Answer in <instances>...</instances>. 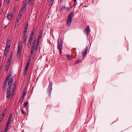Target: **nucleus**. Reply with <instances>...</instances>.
Masks as SVG:
<instances>
[{"label":"nucleus","mask_w":132,"mask_h":132,"mask_svg":"<svg viewBox=\"0 0 132 132\" xmlns=\"http://www.w3.org/2000/svg\"><path fill=\"white\" fill-rule=\"evenodd\" d=\"M11 75L10 73H9L7 76V77L8 78H9L11 76Z\"/></svg>","instance_id":"obj_46"},{"label":"nucleus","mask_w":132,"mask_h":132,"mask_svg":"<svg viewBox=\"0 0 132 132\" xmlns=\"http://www.w3.org/2000/svg\"><path fill=\"white\" fill-rule=\"evenodd\" d=\"M9 128V126H7V125H6L5 126V128L4 129V132H7V129Z\"/></svg>","instance_id":"obj_27"},{"label":"nucleus","mask_w":132,"mask_h":132,"mask_svg":"<svg viewBox=\"0 0 132 132\" xmlns=\"http://www.w3.org/2000/svg\"><path fill=\"white\" fill-rule=\"evenodd\" d=\"M53 2L52 1H49V5L50 6H51L53 4Z\"/></svg>","instance_id":"obj_33"},{"label":"nucleus","mask_w":132,"mask_h":132,"mask_svg":"<svg viewBox=\"0 0 132 132\" xmlns=\"http://www.w3.org/2000/svg\"><path fill=\"white\" fill-rule=\"evenodd\" d=\"M7 110V109H5L2 111V112L1 114V116L4 117L5 113Z\"/></svg>","instance_id":"obj_13"},{"label":"nucleus","mask_w":132,"mask_h":132,"mask_svg":"<svg viewBox=\"0 0 132 132\" xmlns=\"http://www.w3.org/2000/svg\"><path fill=\"white\" fill-rule=\"evenodd\" d=\"M33 1H31V0H28V5H30L31 6L32 5H33Z\"/></svg>","instance_id":"obj_17"},{"label":"nucleus","mask_w":132,"mask_h":132,"mask_svg":"<svg viewBox=\"0 0 132 132\" xmlns=\"http://www.w3.org/2000/svg\"><path fill=\"white\" fill-rule=\"evenodd\" d=\"M28 24H26V25L25 26L24 29V32H27V29L28 27Z\"/></svg>","instance_id":"obj_22"},{"label":"nucleus","mask_w":132,"mask_h":132,"mask_svg":"<svg viewBox=\"0 0 132 132\" xmlns=\"http://www.w3.org/2000/svg\"><path fill=\"white\" fill-rule=\"evenodd\" d=\"M42 36L39 35L38 36V39H40L41 38Z\"/></svg>","instance_id":"obj_53"},{"label":"nucleus","mask_w":132,"mask_h":132,"mask_svg":"<svg viewBox=\"0 0 132 132\" xmlns=\"http://www.w3.org/2000/svg\"><path fill=\"white\" fill-rule=\"evenodd\" d=\"M18 1V0H15V1H16H16Z\"/></svg>","instance_id":"obj_60"},{"label":"nucleus","mask_w":132,"mask_h":132,"mask_svg":"<svg viewBox=\"0 0 132 132\" xmlns=\"http://www.w3.org/2000/svg\"><path fill=\"white\" fill-rule=\"evenodd\" d=\"M9 64H8V65H7L6 66V68H5V71H7L9 69Z\"/></svg>","instance_id":"obj_30"},{"label":"nucleus","mask_w":132,"mask_h":132,"mask_svg":"<svg viewBox=\"0 0 132 132\" xmlns=\"http://www.w3.org/2000/svg\"><path fill=\"white\" fill-rule=\"evenodd\" d=\"M23 11H22V10H21L20 11V12L19 13V14L18 15V16L20 17H21V16L22 15V13L23 12Z\"/></svg>","instance_id":"obj_21"},{"label":"nucleus","mask_w":132,"mask_h":132,"mask_svg":"<svg viewBox=\"0 0 132 132\" xmlns=\"http://www.w3.org/2000/svg\"><path fill=\"white\" fill-rule=\"evenodd\" d=\"M73 15L74 13L73 12L69 14L66 22L67 26H69L71 24V22Z\"/></svg>","instance_id":"obj_1"},{"label":"nucleus","mask_w":132,"mask_h":132,"mask_svg":"<svg viewBox=\"0 0 132 132\" xmlns=\"http://www.w3.org/2000/svg\"><path fill=\"white\" fill-rule=\"evenodd\" d=\"M12 91L14 93V92L15 91V89H16L15 85V84H14L13 85V86L12 87Z\"/></svg>","instance_id":"obj_19"},{"label":"nucleus","mask_w":132,"mask_h":132,"mask_svg":"<svg viewBox=\"0 0 132 132\" xmlns=\"http://www.w3.org/2000/svg\"><path fill=\"white\" fill-rule=\"evenodd\" d=\"M26 93V92H25V91H24V92L23 93V94L22 95V96L20 101V102H21V103L22 102L23 100L24 97Z\"/></svg>","instance_id":"obj_14"},{"label":"nucleus","mask_w":132,"mask_h":132,"mask_svg":"<svg viewBox=\"0 0 132 132\" xmlns=\"http://www.w3.org/2000/svg\"><path fill=\"white\" fill-rule=\"evenodd\" d=\"M76 1H77V0H72V1L73 2H76Z\"/></svg>","instance_id":"obj_57"},{"label":"nucleus","mask_w":132,"mask_h":132,"mask_svg":"<svg viewBox=\"0 0 132 132\" xmlns=\"http://www.w3.org/2000/svg\"><path fill=\"white\" fill-rule=\"evenodd\" d=\"M30 59L29 58L28 61H27V63H30Z\"/></svg>","instance_id":"obj_50"},{"label":"nucleus","mask_w":132,"mask_h":132,"mask_svg":"<svg viewBox=\"0 0 132 132\" xmlns=\"http://www.w3.org/2000/svg\"><path fill=\"white\" fill-rule=\"evenodd\" d=\"M36 30V29L35 28H34L32 30L31 33L30 35V36H31L33 37V36L34 35V33Z\"/></svg>","instance_id":"obj_20"},{"label":"nucleus","mask_w":132,"mask_h":132,"mask_svg":"<svg viewBox=\"0 0 132 132\" xmlns=\"http://www.w3.org/2000/svg\"><path fill=\"white\" fill-rule=\"evenodd\" d=\"M6 47H8V48H10L11 45L6 44Z\"/></svg>","instance_id":"obj_43"},{"label":"nucleus","mask_w":132,"mask_h":132,"mask_svg":"<svg viewBox=\"0 0 132 132\" xmlns=\"http://www.w3.org/2000/svg\"><path fill=\"white\" fill-rule=\"evenodd\" d=\"M4 117H3V116H0V120L2 121L3 119L4 118Z\"/></svg>","instance_id":"obj_41"},{"label":"nucleus","mask_w":132,"mask_h":132,"mask_svg":"<svg viewBox=\"0 0 132 132\" xmlns=\"http://www.w3.org/2000/svg\"><path fill=\"white\" fill-rule=\"evenodd\" d=\"M9 78H8V77H7L5 79V81H8L9 79Z\"/></svg>","instance_id":"obj_49"},{"label":"nucleus","mask_w":132,"mask_h":132,"mask_svg":"<svg viewBox=\"0 0 132 132\" xmlns=\"http://www.w3.org/2000/svg\"><path fill=\"white\" fill-rule=\"evenodd\" d=\"M23 39V43L24 44H25V42L26 41V40L27 39Z\"/></svg>","instance_id":"obj_45"},{"label":"nucleus","mask_w":132,"mask_h":132,"mask_svg":"<svg viewBox=\"0 0 132 132\" xmlns=\"http://www.w3.org/2000/svg\"><path fill=\"white\" fill-rule=\"evenodd\" d=\"M1 4L0 3V6H1Z\"/></svg>","instance_id":"obj_59"},{"label":"nucleus","mask_w":132,"mask_h":132,"mask_svg":"<svg viewBox=\"0 0 132 132\" xmlns=\"http://www.w3.org/2000/svg\"><path fill=\"white\" fill-rule=\"evenodd\" d=\"M1 13H0V15H1Z\"/></svg>","instance_id":"obj_62"},{"label":"nucleus","mask_w":132,"mask_h":132,"mask_svg":"<svg viewBox=\"0 0 132 132\" xmlns=\"http://www.w3.org/2000/svg\"><path fill=\"white\" fill-rule=\"evenodd\" d=\"M35 49L32 48L31 49V53H30V55L31 56H32L33 54V53L34 52V50Z\"/></svg>","instance_id":"obj_25"},{"label":"nucleus","mask_w":132,"mask_h":132,"mask_svg":"<svg viewBox=\"0 0 132 132\" xmlns=\"http://www.w3.org/2000/svg\"><path fill=\"white\" fill-rule=\"evenodd\" d=\"M13 82V79L12 78H10L8 81L9 87H11Z\"/></svg>","instance_id":"obj_7"},{"label":"nucleus","mask_w":132,"mask_h":132,"mask_svg":"<svg viewBox=\"0 0 132 132\" xmlns=\"http://www.w3.org/2000/svg\"><path fill=\"white\" fill-rule=\"evenodd\" d=\"M31 41L29 40L28 41V43L31 44Z\"/></svg>","instance_id":"obj_55"},{"label":"nucleus","mask_w":132,"mask_h":132,"mask_svg":"<svg viewBox=\"0 0 132 132\" xmlns=\"http://www.w3.org/2000/svg\"><path fill=\"white\" fill-rule=\"evenodd\" d=\"M52 84L51 83L49 84L48 87V94L49 96H50L52 89Z\"/></svg>","instance_id":"obj_4"},{"label":"nucleus","mask_w":132,"mask_h":132,"mask_svg":"<svg viewBox=\"0 0 132 132\" xmlns=\"http://www.w3.org/2000/svg\"><path fill=\"white\" fill-rule=\"evenodd\" d=\"M22 42L21 40L19 41L18 43V48H22Z\"/></svg>","instance_id":"obj_12"},{"label":"nucleus","mask_w":132,"mask_h":132,"mask_svg":"<svg viewBox=\"0 0 132 132\" xmlns=\"http://www.w3.org/2000/svg\"><path fill=\"white\" fill-rule=\"evenodd\" d=\"M31 44L28 43V46L29 48V47H30Z\"/></svg>","instance_id":"obj_47"},{"label":"nucleus","mask_w":132,"mask_h":132,"mask_svg":"<svg viewBox=\"0 0 132 132\" xmlns=\"http://www.w3.org/2000/svg\"><path fill=\"white\" fill-rule=\"evenodd\" d=\"M74 3V6H76L77 4L76 1L73 2Z\"/></svg>","instance_id":"obj_52"},{"label":"nucleus","mask_w":132,"mask_h":132,"mask_svg":"<svg viewBox=\"0 0 132 132\" xmlns=\"http://www.w3.org/2000/svg\"><path fill=\"white\" fill-rule=\"evenodd\" d=\"M11 88V87H8L7 89L6 97L7 98H9L11 96H13L14 94V93L12 91L11 92H10V89Z\"/></svg>","instance_id":"obj_3"},{"label":"nucleus","mask_w":132,"mask_h":132,"mask_svg":"<svg viewBox=\"0 0 132 132\" xmlns=\"http://www.w3.org/2000/svg\"><path fill=\"white\" fill-rule=\"evenodd\" d=\"M33 38V37H32L31 36H30L29 40H30L31 41H32V39Z\"/></svg>","instance_id":"obj_40"},{"label":"nucleus","mask_w":132,"mask_h":132,"mask_svg":"<svg viewBox=\"0 0 132 132\" xmlns=\"http://www.w3.org/2000/svg\"><path fill=\"white\" fill-rule=\"evenodd\" d=\"M26 6V4H23L22 7L21 9L22 11H23L24 9L25 8Z\"/></svg>","instance_id":"obj_26"},{"label":"nucleus","mask_w":132,"mask_h":132,"mask_svg":"<svg viewBox=\"0 0 132 132\" xmlns=\"http://www.w3.org/2000/svg\"><path fill=\"white\" fill-rule=\"evenodd\" d=\"M23 4H26V5H27V2L26 1H24L23 2Z\"/></svg>","instance_id":"obj_56"},{"label":"nucleus","mask_w":132,"mask_h":132,"mask_svg":"<svg viewBox=\"0 0 132 132\" xmlns=\"http://www.w3.org/2000/svg\"><path fill=\"white\" fill-rule=\"evenodd\" d=\"M29 64H30V63H28L27 62V64H26V66L27 67H29Z\"/></svg>","instance_id":"obj_51"},{"label":"nucleus","mask_w":132,"mask_h":132,"mask_svg":"<svg viewBox=\"0 0 132 132\" xmlns=\"http://www.w3.org/2000/svg\"><path fill=\"white\" fill-rule=\"evenodd\" d=\"M12 54H11L10 56L9 57L8 60L7 61V63L9 64V65H10V63L11 61H12Z\"/></svg>","instance_id":"obj_11"},{"label":"nucleus","mask_w":132,"mask_h":132,"mask_svg":"<svg viewBox=\"0 0 132 132\" xmlns=\"http://www.w3.org/2000/svg\"><path fill=\"white\" fill-rule=\"evenodd\" d=\"M67 57L69 59H71V58H73V57L72 56H70V55H68L67 56Z\"/></svg>","instance_id":"obj_31"},{"label":"nucleus","mask_w":132,"mask_h":132,"mask_svg":"<svg viewBox=\"0 0 132 132\" xmlns=\"http://www.w3.org/2000/svg\"><path fill=\"white\" fill-rule=\"evenodd\" d=\"M7 82V81H5V82L4 83V86L5 87L6 85Z\"/></svg>","instance_id":"obj_39"},{"label":"nucleus","mask_w":132,"mask_h":132,"mask_svg":"<svg viewBox=\"0 0 132 132\" xmlns=\"http://www.w3.org/2000/svg\"><path fill=\"white\" fill-rule=\"evenodd\" d=\"M12 115H11V114H10V115L8 119L10 120H11V119H12Z\"/></svg>","instance_id":"obj_36"},{"label":"nucleus","mask_w":132,"mask_h":132,"mask_svg":"<svg viewBox=\"0 0 132 132\" xmlns=\"http://www.w3.org/2000/svg\"><path fill=\"white\" fill-rule=\"evenodd\" d=\"M81 60H78L77 61H76V62H75V64H77L80 63V62H81Z\"/></svg>","instance_id":"obj_32"},{"label":"nucleus","mask_w":132,"mask_h":132,"mask_svg":"<svg viewBox=\"0 0 132 132\" xmlns=\"http://www.w3.org/2000/svg\"><path fill=\"white\" fill-rule=\"evenodd\" d=\"M21 17H20L18 16L17 17V20H16V24H17V25H18V23H19V22L20 20V19Z\"/></svg>","instance_id":"obj_16"},{"label":"nucleus","mask_w":132,"mask_h":132,"mask_svg":"<svg viewBox=\"0 0 132 132\" xmlns=\"http://www.w3.org/2000/svg\"><path fill=\"white\" fill-rule=\"evenodd\" d=\"M27 32H24L23 34V39H27Z\"/></svg>","instance_id":"obj_15"},{"label":"nucleus","mask_w":132,"mask_h":132,"mask_svg":"<svg viewBox=\"0 0 132 132\" xmlns=\"http://www.w3.org/2000/svg\"><path fill=\"white\" fill-rule=\"evenodd\" d=\"M13 14L11 13L8 14L7 16V17L9 20H11L12 19Z\"/></svg>","instance_id":"obj_10"},{"label":"nucleus","mask_w":132,"mask_h":132,"mask_svg":"<svg viewBox=\"0 0 132 132\" xmlns=\"http://www.w3.org/2000/svg\"><path fill=\"white\" fill-rule=\"evenodd\" d=\"M53 0H50V1H52L53 2Z\"/></svg>","instance_id":"obj_58"},{"label":"nucleus","mask_w":132,"mask_h":132,"mask_svg":"<svg viewBox=\"0 0 132 132\" xmlns=\"http://www.w3.org/2000/svg\"><path fill=\"white\" fill-rule=\"evenodd\" d=\"M28 103L26 101V102L23 104V106L25 107L28 104Z\"/></svg>","instance_id":"obj_29"},{"label":"nucleus","mask_w":132,"mask_h":132,"mask_svg":"<svg viewBox=\"0 0 132 132\" xmlns=\"http://www.w3.org/2000/svg\"><path fill=\"white\" fill-rule=\"evenodd\" d=\"M43 34V32L42 30H41L39 33V36H42V35Z\"/></svg>","instance_id":"obj_34"},{"label":"nucleus","mask_w":132,"mask_h":132,"mask_svg":"<svg viewBox=\"0 0 132 132\" xmlns=\"http://www.w3.org/2000/svg\"><path fill=\"white\" fill-rule=\"evenodd\" d=\"M27 72V70H24V72L23 73H24V75H26Z\"/></svg>","instance_id":"obj_48"},{"label":"nucleus","mask_w":132,"mask_h":132,"mask_svg":"<svg viewBox=\"0 0 132 132\" xmlns=\"http://www.w3.org/2000/svg\"><path fill=\"white\" fill-rule=\"evenodd\" d=\"M28 67H27L26 66L25 67V68H24V70H27H27L28 69Z\"/></svg>","instance_id":"obj_44"},{"label":"nucleus","mask_w":132,"mask_h":132,"mask_svg":"<svg viewBox=\"0 0 132 132\" xmlns=\"http://www.w3.org/2000/svg\"><path fill=\"white\" fill-rule=\"evenodd\" d=\"M11 40L10 39H7L6 43V44H9L11 45Z\"/></svg>","instance_id":"obj_23"},{"label":"nucleus","mask_w":132,"mask_h":132,"mask_svg":"<svg viewBox=\"0 0 132 132\" xmlns=\"http://www.w3.org/2000/svg\"><path fill=\"white\" fill-rule=\"evenodd\" d=\"M87 51V48L86 47L84 50L82 52V55L83 58H84L85 56L86 55Z\"/></svg>","instance_id":"obj_5"},{"label":"nucleus","mask_w":132,"mask_h":132,"mask_svg":"<svg viewBox=\"0 0 132 132\" xmlns=\"http://www.w3.org/2000/svg\"><path fill=\"white\" fill-rule=\"evenodd\" d=\"M11 121V120L8 119L6 123V125H7V126H9V124L10 123Z\"/></svg>","instance_id":"obj_28"},{"label":"nucleus","mask_w":132,"mask_h":132,"mask_svg":"<svg viewBox=\"0 0 132 132\" xmlns=\"http://www.w3.org/2000/svg\"><path fill=\"white\" fill-rule=\"evenodd\" d=\"M10 1V0H6V3H9Z\"/></svg>","instance_id":"obj_54"},{"label":"nucleus","mask_w":132,"mask_h":132,"mask_svg":"<svg viewBox=\"0 0 132 132\" xmlns=\"http://www.w3.org/2000/svg\"><path fill=\"white\" fill-rule=\"evenodd\" d=\"M85 31L86 32L87 36H88V34L90 31V29L89 26H87L85 29Z\"/></svg>","instance_id":"obj_6"},{"label":"nucleus","mask_w":132,"mask_h":132,"mask_svg":"<svg viewBox=\"0 0 132 132\" xmlns=\"http://www.w3.org/2000/svg\"><path fill=\"white\" fill-rule=\"evenodd\" d=\"M63 41L61 38L59 39L57 43V47L59 50L60 54L62 53L61 50L62 49Z\"/></svg>","instance_id":"obj_2"},{"label":"nucleus","mask_w":132,"mask_h":132,"mask_svg":"<svg viewBox=\"0 0 132 132\" xmlns=\"http://www.w3.org/2000/svg\"><path fill=\"white\" fill-rule=\"evenodd\" d=\"M6 27H5V28H6Z\"/></svg>","instance_id":"obj_61"},{"label":"nucleus","mask_w":132,"mask_h":132,"mask_svg":"<svg viewBox=\"0 0 132 132\" xmlns=\"http://www.w3.org/2000/svg\"><path fill=\"white\" fill-rule=\"evenodd\" d=\"M35 45L34 44H32V46L31 48L35 49Z\"/></svg>","instance_id":"obj_42"},{"label":"nucleus","mask_w":132,"mask_h":132,"mask_svg":"<svg viewBox=\"0 0 132 132\" xmlns=\"http://www.w3.org/2000/svg\"><path fill=\"white\" fill-rule=\"evenodd\" d=\"M21 112L23 114H26V113L25 112L23 109H21Z\"/></svg>","instance_id":"obj_35"},{"label":"nucleus","mask_w":132,"mask_h":132,"mask_svg":"<svg viewBox=\"0 0 132 132\" xmlns=\"http://www.w3.org/2000/svg\"><path fill=\"white\" fill-rule=\"evenodd\" d=\"M21 48H18V52L17 53V54H19L20 55L21 52Z\"/></svg>","instance_id":"obj_18"},{"label":"nucleus","mask_w":132,"mask_h":132,"mask_svg":"<svg viewBox=\"0 0 132 132\" xmlns=\"http://www.w3.org/2000/svg\"><path fill=\"white\" fill-rule=\"evenodd\" d=\"M8 52H8V51H5L4 52V56H3V58H4L5 57V58H6L7 55L8 54Z\"/></svg>","instance_id":"obj_24"},{"label":"nucleus","mask_w":132,"mask_h":132,"mask_svg":"<svg viewBox=\"0 0 132 132\" xmlns=\"http://www.w3.org/2000/svg\"><path fill=\"white\" fill-rule=\"evenodd\" d=\"M40 39H38L35 48V50L36 51L37 50L38 48L39 45V42H40Z\"/></svg>","instance_id":"obj_9"},{"label":"nucleus","mask_w":132,"mask_h":132,"mask_svg":"<svg viewBox=\"0 0 132 132\" xmlns=\"http://www.w3.org/2000/svg\"><path fill=\"white\" fill-rule=\"evenodd\" d=\"M64 9L66 11H69L70 10V8L69 7H65L64 5H63L62 7L61 11Z\"/></svg>","instance_id":"obj_8"},{"label":"nucleus","mask_w":132,"mask_h":132,"mask_svg":"<svg viewBox=\"0 0 132 132\" xmlns=\"http://www.w3.org/2000/svg\"><path fill=\"white\" fill-rule=\"evenodd\" d=\"M36 39H34L33 40L32 44L36 45Z\"/></svg>","instance_id":"obj_38"},{"label":"nucleus","mask_w":132,"mask_h":132,"mask_svg":"<svg viewBox=\"0 0 132 132\" xmlns=\"http://www.w3.org/2000/svg\"><path fill=\"white\" fill-rule=\"evenodd\" d=\"M9 48H8V47H6L5 48V51L9 52Z\"/></svg>","instance_id":"obj_37"}]
</instances>
